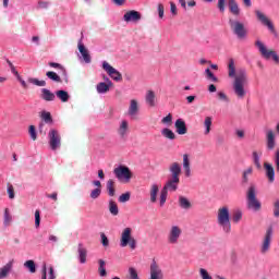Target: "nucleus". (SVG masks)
Segmentation results:
<instances>
[{"instance_id": "obj_59", "label": "nucleus", "mask_w": 279, "mask_h": 279, "mask_svg": "<svg viewBox=\"0 0 279 279\" xmlns=\"http://www.w3.org/2000/svg\"><path fill=\"white\" fill-rule=\"evenodd\" d=\"M35 227L40 228V210L35 211Z\"/></svg>"}, {"instance_id": "obj_24", "label": "nucleus", "mask_w": 279, "mask_h": 279, "mask_svg": "<svg viewBox=\"0 0 279 279\" xmlns=\"http://www.w3.org/2000/svg\"><path fill=\"white\" fill-rule=\"evenodd\" d=\"M39 97L44 101H56V94H53V92H51L50 89H47V88L40 89Z\"/></svg>"}, {"instance_id": "obj_48", "label": "nucleus", "mask_w": 279, "mask_h": 279, "mask_svg": "<svg viewBox=\"0 0 279 279\" xmlns=\"http://www.w3.org/2000/svg\"><path fill=\"white\" fill-rule=\"evenodd\" d=\"M28 134H29L32 141H36V138H38V133L36 132V126L31 125L28 128Z\"/></svg>"}, {"instance_id": "obj_23", "label": "nucleus", "mask_w": 279, "mask_h": 279, "mask_svg": "<svg viewBox=\"0 0 279 279\" xmlns=\"http://www.w3.org/2000/svg\"><path fill=\"white\" fill-rule=\"evenodd\" d=\"M110 86H112V81L107 78V83L100 82L96 86V90L99 95H106L110 90Z\"/></svg>"}, {"instance_id": "obj_53", "label": "nucleus", "mask_w": 279, "mask_h": 279, "mask_svg": "<svg viewBox=\"0 0 279 279\" xmlns=\"http://www.w3.org/2000/svg\"><path fill=\"white\" fill-rule=\"evenodd\" d=\"M49 66H51L52 69H59V71H62L63 74H66V70L60 63L50 62Z\"/></svg>"}, {"instance_id": "obj_47", "label": "nucleus", "mask_w": 279, "mask_h": 279, "mask_svg": "<svg viewBox=\"0 0 279 279\" xmlns=\"http://www.w3.org/2000/svg\"><path fill=\"white\" fill-rule=\"evenodd\" d=\"M132 194L130 192H125L119 196L120 204H125V202H130V197Z\"/></svg>"}, {"instance_id": "obj_10", "label": "nucleus", "mask_w": 279, "mask_h": 279, "mask_svg": "<svg viewBox=\"0 0 279 279\" xmlns=\"http://www.w3.org/2000/svg\"><path fill=\"white\" fill-rule=\"evenodd\" d=\"M48 145L52 151H56V149H60V147H62V136L58 130L50 129L48 132Z\"/></svg>"}, {"instance_id": "obj_2", "label": "nucleus", "mask_w": 279, "mask_h": 279, "mask_svg": "<svg viewBox=\"0 0 279 279\" xmlns=\"http://www.w3.org/2000/svg\"><path fill=\"white\" fill-rule=\"evenodd\" d=\"M258 190L256 185L251 184L246 191V208L251 213H260L263 210V203L258 199Z\"/></svg>"}, {"instance_id": "obj_22", "label": "nucleus", "mask_w": 279, "mask_h": 279, "mask_svg": "<svg viewBox=\"0 0 279 279\" xmlns=\"http://www.w3.org/2000/svg\"><path fill=\"white\" fill-rule=\"evenodd\" d=\"M174 128H175L177 134H179L180 136H184V134L189 132V129H186V122H184V120L182 119H178L174 122Z\"/></svg>"}, {"instance_id": "obj_4", "label": "nucleus", "mask_w": 279, "mask_h": 279, "mask_svg": "<svg viewBox=\"0 0 279 279\" xmlns=\"http://www.w3.org/2000/svg\"><path fill=\"white\" fill-rule=\"evenodd\" d=\"M180 184V179H169L159 194V206L162 208L167 204V197L170 193L178 191V185Z\"/></svg>"}, {"instance_id": "obj_14", "label": "nucleus", "mask_w": 279, "mask_h": 279, "mask_svg": "<svg viewBox=\"0 0 279 279\" xmlns=\"http://www.w3.org/2000/svg\"><path fill=\"white\" fill-rule=\"evenodd\" d=\"M149 278L148 279H165V272L162 271V268L156 260H153L150 264V270H149Z\"/></svg>"}, {"instance_id": "obj_7", "label": "nucleus", "mask_w": 279, "mask_h": 279, "mask_svg": "<svg viewBox=\"0 0 279 279\" xmlns=\"http://www.w3.org/2000/svg\"><path fill=\"white\" fill-rule=\"evenodd\" d=\"M128 245L131 250L136 247V239L132 236V228L130 227L123 229L120 238V247H128Z\"/></svg>"}, {"instance_id": "obj_49", "label": "nucleus", "mask_w": 279, "mask_h": 279, "mask_svg": "<svg viewBox=\"0 0 279 279\" xmlns=\"http://www.w3.org/2000/svg\"><path fill=\"white\" fill-rule=\"evenodd\" d=\"M252 156H253V162H254L255 167L260 169V167H262L260 166V156H258L257 151H253Z\"/></svg>"}, {"instance_id": "obj_42", "label": "nucleus", "mask_w": 279, "mask_h": 279, "mask_svg": "<svg viewBox=\"0 0 279 279\" xmlns=\"http://www.w3.org/2000/svg\"><path fill=\"white\" fill-rule=\"evenodd\" d=\"M40 118L45 123H52L53 119L51 118V112L49 111H43Z\"/></svg>"}, {"instance_id": "obj_26", "label": "nucleus", "mask_w": 279, "mask_h": 279, "mask_svg": "<svg viewBox=\"0 0 279 279\" xmlns=\"http://www.w3.org/2000/svg\"><path fill=\"white\" fill-rule=\"evenodd\" d=\"M130 130V123L126 120H122L118 128V134L120 138H125L128 136V132Z\"/></svg>"}, {"instance_id": "obj_28", "label": "nucleus", "mask_w": 279, "mask_h": 279, "mask_svg": "<svg viewBox=\"0 0 279 279\" xmlns=\"http://www.w3.org/2000/svg\"><path fill=\"white\" fill-rule=\"evenodd\" d=\"M229 12L233 14V16H241V8H239V3L236 0H229Z\"/></svg>"}, {"instance_id": "obj_55", "label": "nucleus", "mask_w": 279, "mask_h": 279, "mask_svg": "<svg viewBox=\"0 0 279 279\" xmlns=\"http://www.w3.org/2000/svg\"><path fill=\"white\" fill-rule=\"evenodd\" d=\"M157 12H158L159 19H165V4L159 3L157 5Z\"/></svg>"}, {"instance_id": "obj_19", "label": "nucleus", "mask_w": 279, "mask_h": 279, "mask_svg": "<svg viewBox=\"0 0 279 279\" xmlns=\"http://www.w3.org/2000/svg\"><path fill=\"white\" fill-rule=\"evenodd\" d=\"M14 267V262L10 260L4 266L0 268V279H5L12 274V269Z\"/></svg>"}, {"instance_id": "obj_32", "label": "nucleus", "mask_w": 279, "mask_h": 279, "mask_svg": "<svg viewBox=\"0 0 279 279\" xmlns=\"http://www.w3.org/2000/svg\"><path fill=\"white\" fill-rule=\"evenodd\" d=\"M54 96L58 97L60 99V101H62V104H66V101H69V99H71L69 92H66L64 89L57 90Z\"/></svg>"}, {"instance_id": "obj_40", "label": "nucleus", "mask_w": 279, "mask_h": 279, "mask_svg": "<svg viewBox=\"0 0 279 279\" xmlns=\"http://www.w3.org/2000/svg\"><path fill=\"white\" fill-rule=\"evenodd\" d=\"M46 77H48V80H51L52 82H57L60 83L62 82V78L60 77V75H58L56 72L53 71H48L46 73Z\"/></svg>"}, {"instance_id": "obj_36", "label": "nucleus", "mask_w": 279, "mask_h": 279, "mask_svg": "<svg viewBox=\"0 0 279 279\" xmlns=\"http://www.w3.org/2000/svg\"><path fill=\"white\" fill-rule=\"evenodd\" d=\"M161 135L165 138H168L169 141H175V133H173V131H171V129H162L161 130Z\"/></svg>"}, {"instance_id": "obj_41", "label": "nucleus", "mask_w": 279, "mask_h": 279, "mask_svg": "<svg viewBox=\"0 0 279 279\" xmlns=\"http://www.w3.org/2000/svg\"><path fill=\"white\" fill-rule=\"evenodd\" d=\"M205 77L209 82H219V78L217 76H215L213 71H210V69H208V68L205 70Z\"/></svg>"}, {"instance_id": "obj_20", "label": "nucleus", "mask_w": 279, "mask_h": 279, "mask_svg": "<svg viewBox=\"0 0 279 279\" xmlns=\"http://www.w3.org/2000/svg\"><path fill=\"white\" fill-rule=\"evenodd\" d=\"M169 171L171 173V179L180 180V174L182 173V166L178 162H173L169 167Z\"/></svg>"}, {"instance_id": "obj_34", "label": "nucleus", "mask_w": 279, "mask_h": 279, "mask_svg": "<svg viewBox=\"0 0 279 279\" xmlns=\"http://www.w3.org/2000/svg\"><path fill=\"white\" fill-rule=\"evenodd\" d=\"M98 274L101 278H106V276H108V272L106 271V260L104 259L98 260Z\"/></svg>"}, {"instance_id": "obj_30", "label": "nucleus", "mask_w": 279, "mask_h": 279, "mask_svg": "<svg viewBox=\"0 0 279 279\" xmlns=\"http://www.w3.org/2000/svg\"><path fill=\"white\" fill-rule=\"evenodd\" d=\"M179 206L182 210H191V208H193L191 201H189L186 196H179Z\"/></svg>"}, {"instance_id": "obj_6", "label": "nucleus", "mask_w": 279, "mask_h": 279, "mask_svg": "<svg viewBox=\"0 0 279 279\" xmlns=\"http://www.w3.org/2000/svg\"><path fill=\"white\" fill-rule=\"evenodd\" d=\"M255 47H257L259 53L262 57H264L265 60H274L275 64H279V56L278 52L275 50L267 49V46L264 45L260 39H257L255 41Z\"/></svg>"}, {"instance_id": "obj_45", "label": "nucleus", "mask_w": 279, "mask_h": 279, "mask_svg": "<svg viewBox=\"0 0 279 279\" xmlns=\"http://www.w3.org/2000/svg\"><path fill=\"white\" fill-rule=\"evenodd\" d=\"M243 219V211L241 209H238L233 213V222L239 223Z\"/></svg>"}, {"instance_id": "obj_21", "label": "nucleus", "mask_w": 279, "mask_h": 279, "mask_svg": "<svg viewBox=\"0 0 279 279\" xmlns=\"http://www.w3.org/2000/svg\"><path fill=\"white\" fill-rule=\"evenodd\" d=\"M160 193V185L153 183L149 189L150 204L158 202V194Z\"/></svg>"}, {"instance_id": "obj_3", "label": "nucleus", "mask_w": 279, "mask_h": 279, "mask_svg": "<svg viewBox=\"0 0 279 279\" xmlns=\"http://www.w3.org/2000/svg\"><path fill=\"white\" fill-rule=\"evenodd\" d=\"M217 223L225 234H230L232 225L230 223V208H228V206L218 209Z\"/></svg>"}, {"instance_id": "obj_54", "label": "nucleus", "mask_w": 279, "mask_h": 279, "mask_svg": "<svg viewBox=\"0 0 279 279\" xmlns=\"http://www.w3.org/2000/svg\"><path fill=\"white\" fill-rule=\"evenodd\" d=\"M272 213L274 217H276V219H279V198L274 203Z\"/></svg>"}, {"instance_id": "obj_27", "label": "nucleus", "mask_w": 279, "mask_h": 279, "mask_svg": "<svg viewBox=\"0 0 279 279\" xmlns=\"http://www.w3.org/2000/svg\"><path fill=\"white\" fill-rule=\"evenodd\" d=\"M264 169L266 171V178H268L269 182H274L276 180V170H274V166L265 162Z\"/></svg>"}, {"instance_id": "obj_16", "label": "nucleus", "mask_w": 279, "mask_h": 279, "mask_svg": "<svg viewBox=\"0 0 279 279\" xmlns=\"http://www.w3.org/2000/svg\"><path fill=\"white\" fill-rule=\"evenodd\" d=\"M266 145L269 151L276 148V133H274L271 130L266 132Z\"/></svg>"}, {"instance_id": "obj_61", "label": "nucleus", "mask_w": 279, "mask_h": 279, "mask_svg": "<svg viewBox=\"0 0 279 279\" xmlns=\"http://www.w3.org/2000/svg\"><path fill=\"white\" fill-rule=\"evenodd\" d=\"M170 12L173 16H178V7L173 2H170Z\"/></svg>"}, {"instance_id": "obj_44", "label": "nucleus", "mask_w": 279, "mask_h": 279, "mask_svg": "<svg viewBox=\"0 0 279 279\" xmlns=\"http://www.w3.org/2000/svg\"><path fill=\"white\" fill-rule=\"evenodd\" d=\"M29 84H34V86H47L46 81H39L38 78L29 77L28 78Z\"/></svg>"}, {"instance_id": "obj_35", "label": "nucleus", "mask_w": 279, "mask_h": 279, "mask_svg": "<svg viewBox=\"0 0 279 279\" xmlns=\"http://www.w3.org/2000/svg\"><path fill=\"white\" fill-rule=\"evenodd\" d=\"M204 134L205 136H208L210 134V128H213V117H206L204 120Z\"/></svg>"}, {"instance_id": "obj_13", "label": "nucleus", "mask_w": 279, "mask_h": 279, "mask_svg": "<svg viewBox=\"0 0 279 279\" xmlns=\"http://www.w3.org/2000/svg\"><path fill=\"white\" fill-rule=\"evenodd\" d=\"M271 239H274V229L269 227L266 230V233L264 235V240L260 245V254H267L271 247Z\"/></svg>"}, {"instance_id": "obj_9", "label": "nucleus", "mask_w": 279, "mask_h": 279, "mask_svg": "<svg viewBox=\"0 0 279 279\" xmlns=\"http://www.w3.org/2000/svg\"><path fill=\"white\" fill-rule=\"evenodd\" d=\"M182 238V228L178 225H172L167 233V243L169 245H178Z\"/></svg>"}, {"instance_id": "obj_58", "label": "nucleus", "mask_w": 279, "mask_h": 279, "mask_svg": "<svg viewBox=\"0 0 279 279\" xmlns=\"http://www.w3.org/2000/svg\"><path fill=\"white\" fill-rule=\"evenodd\" d=\"M100 239L104 247H108V245H110V241L108 240V236H106V233H101Z\"/></svg>"}, {"instance_id": "obj_62", "label": "nucleus", "mask_w": 279, "mask_h": 279, "mask_svg": "<svg viewBox=\"0 0 279 279\" xmlns=\"http://www.w3.org/2000/svg\"><path fill=\"white\" fill-rule=\"evenodd\" d=\"M16 80H17V82H20V84H21V86H22L23 88H27V82H25V80H23V77H21V75H19V76L16 77Z\"/></svg>"}, {"instance_id": "obj_17", "label": "nucleus", "mask_w": 279, "mask_h": 279, "mask_svg": "<svg viewBox=\"0 0 279 279\" xmlns=\"http://www.w3.org/2000/svg\"><path fill=\"white\" fill-rule=\"evenodd\" d=\"M138 112H140L138 100L131 99L129 109H128V114L131 117V119H134V117L138 116Z\"/></svg>"}, {"instance_id": "obj_38", "label": "nucleus", "mask_w": 279, "mask_h": 279, "mask_svg": "<svg viewBox=\"0 0 279 279\" xmlns=\"http://www.w3.org/2000/svg\"><path fill=\"white\" fill-rule=\"evenodd\" d=\"M109 213L113 216L117 217V215H119V206L117 205V203H114V201H109Z\"/></svg>"}, {"instance_id": "obj_43", "label": "nucleus", "mask_w": 279, "mask_h": 279, "mask_svg": "<svg viewBox=\"0 0 279 279\" xmlns=\"http://www.w3.org/2000/svg\"><path fill=\"white\" fill-rule=\"evenodd\" d=\"M12 223V216L10 215V211L8 209L4 210V216H3V225L5 228Z\"/></svg>"}, {"instance_id": "obj_57", "label": "nucleus", "mask_w": 279, "mask_h": 279, "mask_svg": "<svg viewBox=\"0 0 279 279\" xmlns=\"http://www.w3.org/2000/svg\"><path fill=\"white\" fill-rule=\"evenodd\" d=\"M7 192L9 195V199H14L15 194H14V186L12 184L8 185Z\"/></svg>"}, {"instance_id": "obj_5", "label": "nucleus", "mask_w": 279, "mask_h": 279, "mask_svg": "<svg viewBox=\"0 0 279 279\" xmlns=\"http://www.w3.org/2000/svg\"><path fill=\"white\" fill-rule=\"evenodd\" d=\"M229 26L232 34H234L239 40H245V38H247V27H245V24L241 22V20L230 17Z\"/></svg>"}, {"instance_id": "obj_33", "label": "nucleus", "mask_w": 279, "mask_h": 279, "mask_svg": "<svg viewBox=\"0 0 279 279\" xmlns=\"http://www.w3.org/2000/svg\"><path fill=\"white\" fill-rule=\"evenodd\" d=\"M254 173V168L248 167L242 172V184H247L250 182V175Z\"/></svg>"}, {"instance_id": "obj_64", "label": "nucleus", "mask_w": 279, "mask_h": 279, "mask_svg": "<svg viewBox=\"0 0 279 279\" xmlns=\"http://www.w3.org/2000/svg\"><path fill=\"white\" fill-rule=\"evenodd\" d=\"M48 279H56V271L53 270V267L49 268Z\"/></svg>"}, {"instance_id": "obj_15", "label": "nucleus", "mask_w": 279, "mask_h": 279, "mask_svg": "<svg viewBox=\"0 0 279 279\" xmlns=\"http://www.w3.org/2000/svg\"><path fill=\"white\" fill-rule=\"evenodd\" d=\"M141 19H143V15L141 14V12H138L136 10L128 11L123 15V21L125 23H138V21H141Z\"/></svg>"}, {"instance_id": "obj_11", "label": "nucleus", "mask_w": 279, "mask_h": 279, "mask_svg": "<svg viewBox=\"0 0 279 279\" xmlns=\"http://www.w3.org/2000/svg\"><path fill=\"white\" fill-rule=\"evenodd\" d=\"M255 16L262 25H264L269 29L270 34H274L275 36L278 34V32H276V27L274 26V23L271 22V20H269V17L265 13H263L260 10H256Z\"/></svg>"}, {"instance_id": "obj_50", "label": "nucleus", "mask_w": 279, "mask_h": 279, "mask_svg": "<svg viewBox=\"0 0 279 279\" xmlns=\"http://www.w3.org/2000/svg\"><path fill=\"white\" fill-rule=\"evenodd\" d=\"M199 276L202 279H213V276L206 270V268H199Z\"/></svg>"}, {"instance_id": "obj_56", "label": "nucleus", "mask_w": 279, "mask_h": 279, "mask_svg": "<svg viewBox=\"0 0 279 279\" xmlns=\"http://www.w3.org/2000/svg\"><path fill=\"white\" fill-rule=\"evenodd\" d=\"M129 279H141L138 272L134 268L129 269Z\"/></svg>"}, {"instance_id": "obj_31", "label": "nucleus", "mask_w": 279, "mask_h": 279, "mask_svg": "<svg viewBox=\"0 0 279 279\" xmlns=\"http://www.w3.org/2000/svg\"><path fill=\"white\" fill-rule=\"evenodd\" d=\"M183 169L185 173V178H191V159H189V155H183Z\"/></svg>"}, {"instance_id": "obj_52", "label": "nucleus", "mask_w": 279, "mask_h": 279, "mask_svg": "<svg viewBox=\"0 0 279 279\" xmlns=\"http://www.w3.org/2000/svg\"><path fill=\"white\" fill-rule=\"evenodd\" d=\"M173 121V116L171 113H168L167 117L161 119V123H163V125H171Z\"/></svg>"}, {"instance_id": "obj_37", "label": "nucleus", "mask_w": 279, "mask_h": 279, "mask_svg": "<svg viewBox=\"0 0 279 279\" xmlns=\"http://www.w3.org/2000/svg\"><path fill=\"white\" fill-rule=\"evenodd\" d=\"M107 192L109 197H114L116 190H114V180L110 179L107 181Z\"/></svg>"}, {"instance_id": "obj_51", "label": "nucleus", "mask_w": 279, "mask_h": 279, "mask_svg": "<svg viewBox=\"0 0 279 279\" xmlns=\"http://www.w3.org/2000/svg\"><path fill=\"white\" fill-rule=\"evenodd\" d=\"M217 97L220 101H225L226 104L230 102V98H228V95H226L223 92H218Z\"/></svg>"}, {"instance_id": "obj_12", "label": "nucleus", "mask_w": 279, "mask_h": 279, "mask_svg": "<svg viewBox=\"0 0 279 279\" xmlns=\"http://www.w3.org/2000/svg\"><path fill=\"white\" fill-rule=\"evenodd\" d=\"M102 69L113 80V82H121L123 80V75L117 69L112 68L108 61H102Z\"/></svg>"}, {"instance_id": "obj_25", "label": "nucleus", "mask_w": 279, "mask_h": 279, "mask_svg": "<svg viewBox=\"0 0 279 279\" xmlns=\"http://www.w3.org/2000/svg\"><path fill=\"white\" fill-rule=\"evenodd\" d=\"M145 101L149 108H156V92L148 89L145 94Z\"/></svg>"}, {"instance_id": "obj_60", "label": "nucleus", "mask_w": 279, "mask_h": 279, "mask_svg": "<svg viewBox=\"0 0 279 279\" xmlns=\"http://www.w3.org/2000/svg\"><path fill=\"white\" fill-rule=\"evenodd\" d=\"M219 12H226V0H218Z\"/></svg>"}, {"instance_id": "obj_39", "label": "nucleus", "mask_w": 279, "mask_h": 279, "mask_svg": "<svg viewBox=\"0 0 279 279\" xmlns=\"http://www.w3.org/2000/svg\"><path fill=\"white\" fill-rule=\"evenodd\" d=\"M24 267L28 269L31 274H36V263L32 259H28L24 263Z\"/></svg>"}, {"instance_id": "obj_29", "label": "nucleus", "mask_w": 279, "mask_h": 279, "mask_svg": "<svg viewBox=\"0 0 279 279\" xmlns=\"http://www.w3.org/2000/svg\"><path fill=\"white\" fill-rule=\"evenodd\" d=\"M77 252H78V260L82 265H84L86 263V256H88V251L86 250V247H84V244L80 243L77 247Z\"/></svg>"}, {"instance_id": "obj_46", "label": "nucleus", "mask_w": 279, "mask_h": 279, "mask_svg": "<svg viewBox=\"0 0 279 279\" xmlns=\"http://www.w3.org/2000/svg\"><path fill=\"white\" fill-rule=\"evenodd\" d=\"M100 196H101V189H99V187L94 189V190L90 192V194H89V197H90L92 199H99Z\"/></svg>"}, {"instance_id": "obj_63", "label": "nucleus", "mask_w": 279, "mask_h": 279, "mask_svg": "<svg viewBox=\"0 0 279 279\" xmlns=\"http://www.w3.org/2000/svg\"><path fill=\"white\" fill-rule=\"evenodd\" d=\"M235 134L238 138H245V131L243 130H235Z\"/></svg>"}, {"instance_id": "obj_1", "label": "nucleus", "mask_w": 279, "mask_h": 279, "mask_svg": "<svg viewBox=\"0 0 279 279\" xmlns=\"http://www.w3.org/2000/svg\"><path fill=\"white\" fill-rule=\"evenodd\" d=\"M228 75L229 77H233V92L234 95L238 96V99H244L247 92L245 90V86H247L250 78L247 77V70L244 68L238 69L234 65V59L229 60L228 64Z\"/></svg>"}, {"instance_id": "obj_8", "label": "nucleus", "mask_w": 279, "mask_h": 279, "mask_svg": "<svg viewBox=\"0 0 279 279\" xmlns=\"http://www.w3.org/2000/svg\"><path fill=\"white\" fill-rule=\"evenodd\" d=\"M113 173L119 182H122V184L130 183V180H132V170L128 166H119L113 169Z\"/></svg>"}, {"instance_id": "obj_18", "label": "nucleus", "mask_w": 279, "mask_h": 279, "mask_svg": "<svg viewBox=\"0 0 279 279\" xmlns=\"http://www.w3.org/2000/svg\"><path fill=\"white\" fill-rule=\"evenodd\" d=\"M78 51L81 53V58H83L85 64H90V53H88V49H86V46L82 43V40L78 41Z\"/></svg>"}]
</instances>
